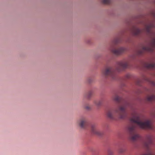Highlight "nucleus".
I'll list each match as a JSON object with an SVG mask.
<instances>
[{"label": "nucleus", "instance_id": "1", "mask_svg": "<svg viewBox=\"0 0 155 155\" xmlns=\"http://www.w3.org/2000/svg\"><path fill=\"white\" fill-rule=\"evenodd\" d=\"M130 121L132 124L128 127L127 130L130 135V139L133 141H136L140 137L137 133L135 124H136L142 129L152 128L151 121L149 120H147L145 122L141 121L140 115L136 111L134 112L132 114V117L130 118Z\"/></svg>", "mask_w": 155, "mask_h": 155}, {"label": "nucleus", "instance_id": "2", "mask_svg": "<svg viewBox=\"0 0 155 155\" xmlns=\"http://www.w3.org/2000/svg\"><path fill=\"white\" fill-rule=\"evenodd\" d=\"M128 63L126 61L118 62L117 63L115 69L112 67H108L102 71L103 75L105 76H109L114 79L116 76V71H120L128 66Z\"/></svg>", "mask_w": 155, "mask_h": 155}, {"label": "nucleus", "instance_id": "3", "mask_svg": "<svg viewBox=\"0 0 155 155\" xmlns=\"http://www.w3.org/2000/svg\"><path fill=\"white\" fill-rule=\"evenodd\" d=\"M125 107H117L115 109H109L106 111L108 119L111 120H117L124 118L126 116Z\"/></svg>", "mask_w": 155, "mask_h": 155}, {"label": "nucleus", "instance_id": "4", "mask_svg": "<svg viewBox=\"0 0 155 155\" xmlns=\"http://www.w3.org/2000/svg\"><path fill=\"white\" fill-rule=\"evenodd\" d=\"M120 41V39L119 38H117L115 39L112 42L111 47L112 48H111V51L112 53L115 55H120L126 50V49L124 47H120L117 49L113 48H114L115 45L119 43Z\"/></svg>", "mask_w": 155, "mask_h": 155}, {"label": "nucleus", "instance_id": "5", "mask_svg": "<svg viewBox=\"0 0 155 155\" xmlns=\"http://www.w3.org/2000/svg\"><path fill=\"white\" fill-rule=\"evenodd\" d=\"M152 140L151 137L149 136L147 138V140L144 143V147L146 149L147 151L142 155H153L151 151L149 149L150 146L152 144Z\"/></svg>", "mask_w": 155, "mask_h": 155}, {"label": "nucleus", "instance_id": "6", "mask_svg": "<svg viewBox=\"0 0 155 155\" xmlns=\"http://www.w3.org/2000/svg\"><path fill=\"white\" fill-rule=\"evenodd\" d=\"M152 46H146L143 47L142 49L139 52V54H142L144 51L152 52L153 51L154 48L155 47V38L152 41Z\"/></svg>", "mask_w": 155, "mask_h": 155}, {"label": "nucleus", "instance_id": "7", "mask_svg": "<svg viewBox=\"0 0 155 155\" xmlns=\"http://www.w3.org/2000/svg\"><path fill=\"white\" fill-rule=\"evenodd\" d=\"M114 101L117 103L121 102L123 106L129 105L130 103L129 101L126 99H122L117 94H115L113 97Z\"/></svg>", "mask_w": 155, "mask_h": 155}, {"label": "nucleus", "instance_id": "8", "mask_svg": "<svg viewBox=\"0 0 155 155\" xmlns=\"http://www.w3.org/2000/svg\"><path fill=\"white\" fill-rule=\"evenodd\" d=\"M91 131L92 134L98 136H101L103 134V133L97 129L96 125L95 124L91 125Z\"/></svg>", "mask_w": 155, "mask_h": 155}, {"label": "nucleus", "instance_id": "9", "mask_svg": "<svg viewBox=\"0 0 155 155\" xmlns=\"http://www.w3.org/2000/svg\"><path fill=\"white\" fill-rule=\"evenodd\" d=\"M79 126L82 128H85L88 125L87 120L84 118H81L78 122Z\"/></svg>", "mask_w": 155, "mask_h": 155}, {"label": "nucleus", "instance_id": "10", "mask_svg": "<svg viewBox=\"0 0 155 155\" xmlns=\"http://www.w3.org/2000/svg\"><path fill=\"white\" fill-rule=\"evenodd\" d=\"M147 100L149 102L155 101V95L153 94L148 95L147 97Z\"/></svg>", "mask_w": 155, "mask_h": 155}, {"label": "nucleus", "instance_id": "11", "mask_svg": "<svg viewBox=\"0 0 155 155\" xmlns=\"http://www.w3.org/2000/svg\"><path fill=\"white\" fill-rule=\"evenodd\" d=\"M145 66L148 68H155V63H146Z\"/></svg>", "mask_w": 155, "mask_h": 155}, {"label": "nucleus", "instance_id": "12", "mask_svg": "<svg viewBox=\"0 0 155 155\" xmlns=\"http://www.w3.org/2000/svg\"><path fill=\"white\" fill-rule=\"evenodd\" d=\"M141 32V31L139 29L135 28L133 31L134 34L135 35H139Z\"/></svg>", "mask_w": 155, "mask_h": 155}, {"label": "nucleus", "instance_id": "13", "mask_svg": "<svg viewBox=\"0 0 155 155\" xmlns=\"http://www.w3.org/2000/svg\"><path fill=\"white\" fill-rule=\"evenodd\" d=\"M94 103L97 106L102 105L103 103V101L102 100H96L94 101Z\"/></svg>", "mask_w": 155, "mask_h": 155}, {"label": "nucleus", "instance_id": "14", "mask_svg": "<svg viewBox=\"0 0 155 155\" xmlns=\"http://www.w3.org/2000/svg\"><path fill=\"white\" fill-rule=\"evenodd\" d=\"M151 27V25H149L146 26V31L148 33H150V28Z\"/></svg>", "mask_w": 155, "mask_h": 155}, {"label": "nucleus", "instance_id": "15", "mask_svg": "<svg viewBox=\"0 0 155 155\" xmlns=\"http://www.w3.org/2000/svg\"><path fill=\"white\" fill-rule=\"evenodd\" d=\"M93 92L92 91H90L88 92L87 94V97L88 98H90L93 94Z\"/></svg>", "mask_w": 155, "mask_h": 155}, {"label": "nucleus", "instance_id": "16", "mask_svg": "<svg viewBox=\"0 0 155 155\" xmlns=\"http://www.w3.org/2000/svg\"><path fill=\"white\" fill-rule=\"evenodd\" d=\"M102 2L104 4H109L110 2V0H102Z\"/></svg>", "mask_w": 155, "mask_h": 155}, {"label": "nucleus", "instance_id": "17", "mask_svg": "<svg viewBox=\"0 0 155 155\" xmlns=\"http://www.w3.org/2000/svg\"><path fill=\"white\" fill-rule=\"evenodd\" d=\"M107 155H113V151L110 149L108 150Z\"/></svg>", "mask_w": 155, "mask_h": 155}, {"label": "nucleus", "instance_id": "18", "mask_svg": "<svg viewBox=\"0 0 155 155\" xmlns=\"http://www.w3.org/2000/svg\"><path fill=\"white\" fill-rule=\"evenodd\" d=\"M125 151V149L122 148H120L119 150V153H124Z\"/></svg>", "mask_w": 155, "mask_h": 155}, {"label": "nucleus", "instance_id": "19", "mask_svg": "<svg viewBox=\"0 0 155 155\" xmlns=\"http://www.w3.org/2000/svg\"><path fill=\"white\" fill-rule=\"evenodd\" d=\"M91 107H86L85 109L87 110H89L91 109Z\"/></svg>", "mask_w": 155, "mask_h": 155}]
</instances>
